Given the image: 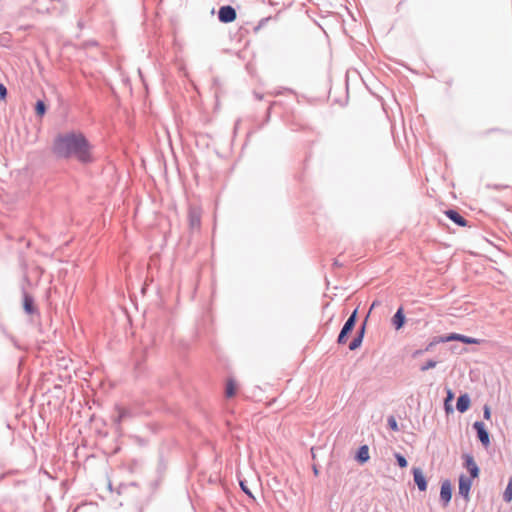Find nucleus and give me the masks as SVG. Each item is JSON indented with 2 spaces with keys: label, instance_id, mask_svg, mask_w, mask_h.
<instances>
[{
  "label": "nucleus",
  "instance_id": "nucleus-30",
  "mask_svg": "<svg viewBox=\"0 0 512 512\" xmlns=\"http://www.w3.org/2000/svg\"><path fill=\"white\" fill-rule=\"evenodd\" d=\"M432 346H433V343H430V344L425 348V350H424V351H429V350L431 349V347H432Z\"/></svg>",
  "mask_w": 512,
  "mask_h": 512
},
{
  "label": "nucleus",
  "instance_id": "nucleus-7",
  "mask_svg": "<svg viewBox=\"0 0 512 512\" xmlns=\"http://www.w3.org/2000/svg\"><path fill=\"white\" fill-rule=\"evenodd\" d=\"M452 498V485L449 480H445L441 484L440 490V501L442 502L443 507H446Z\"/></svg>",
  "mask_w": 512,
  "mask_h": 512
},
{
  "label": "nucleus",
  "instance_id": "nucleus-3",
  "mask_svg": "<svg viewBox=\"0 0 512 512\" xmlns=\"http://www.w3.org/2000/svg\"><path fill=\"white\" fill-rule=\"evenodd\" d=\"M473 428L477 432V437L481 444L487 448L490 445V435L488 430L485 427V424L481 421H476L473 424Z\"/></svg>",
  "mask_w": 512,
  "mask_h": 512
},
{
  "label": "nucleus",
  "instance_id": "nucleus-4",
  "mask_svg": "<svg viewBox=\"0 0 512 512\" xmlns=\"http://www.w3.org/2000/svg\"><path fill=\"white\" fill-rule=\"evenodd\" d=\"M236 10L230 6H222L218 11V19L222 23H231L236 19Z\"/></svg>",
  "mask_w": 512,
  "mask_h": 512
},
{
  "label": "nucleus",
  "instance_id": "nucleus-2",
  "mask_svg": "<svg viewBox=\"0 0 512 512\" xmlns=\"http://www.w3.org/2000/svg\"><path fill=\"white\" fill-rule=\"evenodd\" d=\"M356 321H357V309H355L351 313V315L348 317V319L344 323V325L338 335V338H337L338 344H345L347 342L348 335L354 329Z\"/></svg>",
  "mask_w": 512,
  "mask_h": 512
},
{
  "label": "nucleus",
  "instance_id": "nucleus-17",
  "mask_svg": "<svg viewBox=\"0 0 512 512\" xmlns=\"http://www.w3.org/2000/svg\"><path fill=\"white\" fill-rule=\"evenodd\" d=\"M503 500L505 502H511L512 501V477L509 478L508 484L506 486V489L503 493Z\"/></svg>",
  "mask_w": 512,
  "mask_h": 512
},
{
  "label": "nucleus",
  "instance_id": "nucleus-10",
  "mask_svg": "<svg viewBox=\"0 0 512 512\" xmlns=\"http://www.w3.org/2000/svg\"><path fill=\"white\" fill-rule=\"evenodd\" d=\"M413 478L420 491H425L427 489V481L420 468L413 469Z\"/></svg>",
  "mask_w": 512,
  "mask_h": 512
},
{
  "label": "nucleus",
  "instance_id": "nucleus-12",
  "mask_svg": "<svg viewBox=\"0 0 512 512\" xmlns=\"http://www.w3.org/2000/svg\"><path fill=\"white\" fill-rule=\"evenodd\" d=\"M471 399L467 393L462 394L458 397L456 402V409L460 413L466 412L470 407Z\"/></svg>",
  "mask_w": 512,
  "mask_h": 512
},
{
  "label": "nucleus",
  "instance_id": "nucleus-26",
  "mask_svg": "<svg viewBox=\"0 0 512 512\" xmlns=\"http://www.w3.org/2000/svg\"><path fill=\"white\" fill-rule=\"evenodd\" d=\"M453 397H454V393L452 392V390L447 389V398L445 400V408L447 411L449 410L448 402L451 401L453 399Z\"/></svg>",
  "mask_w": 512,
  "mask_h": 512
},
{
  "label": "nucleus",
  "instance_id": "nucleus-18",
  "mask_svg": "<svg viewBox=\"0 0 512 512\" xmlns=\"http://www.w3.org/2000/svg\"><path fill=\"white\" fill-rule=\"evenodd\" d=\"M35 112L40 117H42L46 113V105H45L44 101L38 100L36 102Z\"/></svg>",
  "mask_w": 512,
  "mask_h": 512
},
{
  "label": "nucleus",
  "instance_id": "nucleus-29",
  "mask_svg": "<svg viewBox=\"0 0 512 512\" xmlns=\"http://www.w3.org/2000/svg\"><path fill=\"white\" fill-rule=\"evenodd\" d=\"M423 352H424V350H416V351L413 353V355H412V356H413L414 358H415V357H418V356H420Z\"/></svg>",
  "mask_w": 512,
  "mask_h": 512
},
{
  "label": "nucleus",
  "instance_id": "nucleus-23",
  "mask_svg": "<svg viewBox=\"0 0 512 512\" xmlns=\"http://www.w3.org/2000/svg\"><path fill=\"white\" fill-rule=\"evenodd\" d=\"M437 363H438L437 361L430 359L420 367V370L424 372L429 369H432V368L436 367Z\"/></svg>",
  "mask_w": 512,
  "mask_h": 512
},
{
  "label": "nucleus",
  "instance_id": "nucleus-14",
  "mask_svg": "<svg viewBox=\"0 0 512 512\" xmlns=\"http://www.w3.org/2000/svg\"><path fill=\"white\" fill-rule=\"evenodd\" d=\"M369 458V447L367 445L360 446L355 455L356 461L360 464H364L369 460Z\"/></svg>",
  "mask_w": 512,
  "mask_h": 512
},
{
  "label": "nucleus",
  "instance_id": "nucleus-11",
  "mask_svg": "<svg viewBox=\"0 0 512 512\" xmlns=\"http://www.w3.org/2000/svg\"><path fill=\"white\" fill-rule=\"evenodd\" d=\"M445 215L453 221L456 225L460 227L467 226V221L454 209H449L445 211Z\"/></svg>",
  "mask_w": 512,
  "mask_h": 512
},
{
  "label": "nucleus",
  "instance_id": "nucleus-21",
  "mask_svg": "<svg viewBox=\"0 0 512 512\" xmlns=\"http://www.w3.org/2000/svg\"><path fill=\"white\" fill-rule=\"evenodd\" d=\"M235 394V384L233 380H229L226 385V396L232 397Z\"/></svg>",
  "mask_w": 512,
  "mask_h": 512
},
{
  "label": "nucleus",
  "instance_id": "nucleus-19",
  "mask_svg": "<svg viewBox=\"0 0 512 512\" xmlns=\"http://www.w3.org/2000/svg\"><path fill=\"white\" fill-rule=\"evenodd\" d=\"M387 424L392 431H399L398 423L394 416L391 415L387 418Z\"/></svg>",
  "mask_w": 512,
  "mask_h": 512
},
{
  "label": "nucleus",
  "instance_id": "nucleus-28",
  "mask_svg": "<svg viewBox=\"0 0 512 512\" xmlns=\"http://www.w3.org/2000/svg\"><path fill=\"white\" fill-rule=\"evenodd\" d=\"M7 96V89L4 84L0 83V99L4 100Z\"/></svg>",
  "mask_w": 512,
  "mask_h": 512
},
{
  "label": "nucleus",
  "instance_id": "nucleus-9",
  "mask_svg": "<svg viewBox=\"0 0 512 512\" xmlns=\"http://www.w3.org/2000/svg\"><path fill=\"white\" fill-rule=\"evenodd\" d=\"M444 341H460L465 344H479L480 340L466 335L451 333Z\"/></svg>",
  "mask_w": 512,
  "mask_h": 512
},
{
  "label": "nucleus",
  "instance_id": "nucleus-1",
  "mask_svg": "<svg viewBox=\"0 0 512 512\" xmlns=\"http://www.w3.org/2000/svg\"><path fill=\"white\" fill-rule=\"evenodd\" d=\"M52 151L58 158H75L81 163L92 161L91 146L82 133L59 134L54 139Z\"/></svg>",
  "mask_w": 512,
  "mask_h": 512
},
{
  "label": "nucleus",
  "instance_id": "nucleus-13",
  "mask_svg": "<svg viewBox=\"0 0 512 512\" xmlns=\"http://www.w3.org/2000/svg\"><path fill=\"white\" fill-rule=\"evenodd\" d=\"M405 315L403 308L400 307L392 317V325L396 330L401 329L405 324Z\"/></svg>",
  "mask_w": 512,
  "mask_h": 512
},
{
  "label": "nucleus",
  "instance_id": "nucleus-20",
  "mask_svg": "<svg viewBox=\"0 0 512 512\" xmlns=\"http://www.w3.org/2000/svg\"><path fill=\"white\" fill-rule=\"evenodd\" d=\"M362 342H363L362 338L355 336L354 339L349 344V349L352 351L356 350L357 348H359L361 346Z\"/></svg>",
  "mask_w": 512,
  "mask_h": 512
},
{
  "label": "nucleus",
  "instance_id": "nucleus-8",
  "mask_svg": "<svg viewBox=\"0 0 512 512\" xmlns=\"http://www.w3.org/2000/svg\"><path fill=\"white\" fill-rule=\"evenodd\" d=\"M472 486V479L462 474L459 477V495L463 496L465 499H468L469 492Z\"/></svg>",
  "mask_w": 512,
  "mask_h": 512
},
{
  "label": "nucleus",
  "instance_id": "nucleus-31",
  "mask_svg": "<svg viewBox=\"0 0 512 512\" xmlns=\"http://www.w3.org/2000/svg\"><path fill=\"white\" fill-rule=\"evenodd\" d=\"M313 471H314V474L317 475L318 474V469L314 466L313 467Z\"/></svg>",
  "mask_w": 512,
  "mask_h": 512
},
{
  "label": "nucleus",
  "instance_id": "nucleus-24",
  "mask_svg": "<svg viewBox=\"0 0 512 512\" xmlns=\"http://www.w3.org/2000/svg\"><path fill=\"white\" fill-rule=\"evenodd\" d=\"M366 322H367V318H365V321L363 322V324L358 329L357 335H356L357 337H360L362 339L364 338L365 330H366Z\"/></svg>",
  "mask_w": 512,
  "mask_h": 512
},
{
  "label": "nucleus",
  "instance_id": "nucleus-15",
  "mask_svg": "<svg viewBox=\"0 0 512 512\" xmlns=\"http://www.w3.org/2000/svg\"><path fill=\"white\" fill-rule=\"evenodd\" d=\"M116 410H117V416L114 418V422L117 426L120 425V423L125 419V418H128V417H131V412L130 410L126 409V408H123V407H116Z\"/></svg>",
  "mask_w": 512,
  "mask_h": 512
},
{
  "label": "nucleus",
  "instance_id": "nucleus-25",
  "mask_svg": "<svg viewBox=\"0 0 512 512\" xmlns=\"http://www.w3.org/2000/svg\"><path fill=\"white\" fill-rule=\"evenodd\" d=\"M240 487H241V490L246 494L248 495L250 498H253L254 499V496L252 494V492L250 491V489L246 486L245 482L244 481H240Z\"/></svg>",
  "mask_w": 512,
  "mask_h": 512
},
{
  "label": "nucleus",
  "instance_id": "nucleus-22",
  "mask_svg": "<svg viewBox=\"0 0 512 512\" xmlns=\"http://www.w3.org/2000/svg\"><path fill=\"white\" fill-rule=\"evenodd\" d=\"M395 458H396V461H397V464L399 465V467H401V468H406L407 467L408 462H407L406 458L402 454L395 453Z\"/></svg>",
  "mask_w": 512,
  "mask_h": 512
},
{
  "label": "nucleus",
  "instance_id": "nucleus-16",
  "mask_svg": "<svg viewBox=\"0 0 512 512\" xmlns=\"http://www.w3.org/2000/svg\"><path fill=\"white\" fill-rule=\"evenodd\" d=\"M24 310L28 314H32L34 312V301L33 298L27 294L24 296Z\"/></svg>",
  "mask_w": 512,
  "mask_h": 512
},
{
  "label": "nucleus",
  "instance_id": "nucleus-27",
  "mask_svg": "<svg viewBox=\"0 0 512 512\" xmlns=\"http://www.w3.org/2000/svg\"><path fill=\"white\" fill-rule=\"evenodd\" d=\"M483 417L486 420H489L490 417H491V410H490V407L488 405H485L484 408H483Z\"/></svg>",
  "mask_w": 512,
  "mask_h": 512
},
{
  "label": "nucleus",
  "instance_id": "nucleus-32",
  "mask_svg": "<svg viewBox=\"0 0 512 512\" xmlns=\"http://www.w3.org/2000/svg\"><path fill=\"white\" fill-rule=\"evenodd\" d=\"M375 306H376V302H373L372 305H371L370 310L373 309Z\"/></svg>",
  "mask_w": 512,
  "mask_h": 512
},
{
  "label": "nucleus",
  "instance_id": "nucleus-6",
  "mask_svg": "<svg viewBox=\"0 0 512 512\" xmlns=\"http://www.w3.org/2000/svg\"><path fill=\"white\" fill-rule=\"evenodd\" d=\"M463 459L464 465L470 474L469 478H477L479 475V467L476 464L474 457L471 454L466 453L463 455Z\"/></svg>",
  "mask_w": 512,
  "mask_h": 512
},
{
  "label": "nucleus",
  "instance_id": "nucleus-5",
  "mask_svg": "<svg viewBox=\"0 0 512 512\" xmlns=\"http://www.w3.org/2000/svg\"><path fill=\"white\" fill-rule=\"evenodd\" d=\"M189 226L192 230H199L201 225V210L198 207L191 206L188 212Z\"/></svg>",
  "mask_w": 512,
  "mask_h": 512
}]
</instances>
